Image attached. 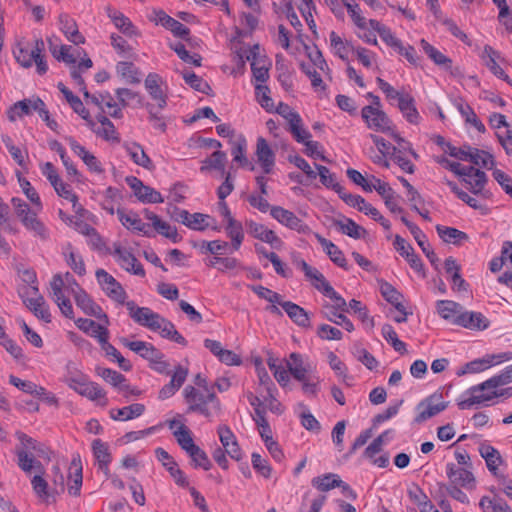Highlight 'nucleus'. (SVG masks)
Returning a JSON list of instances; mask_svg holds the SVG:
<instances>
[{
    "mask_svg": "<svg viewBox=\"0 0 512 512\" xmlns=\"http://www.w3.org/2000/svg\"><path fill=\"white\" fill-rule=\"evenodd\" d=\"M335 225L340 229L343 234L348 235L354 239H359L362 237V234L365 230L359 226L353 220L346 218L344 220L335 221Z\"/></svg>",
    "mask_w": 512,
    "mask_h": 512,
    "instance_id": "61",
    "label": "nucleus"
},
{
    "mask_svg": "<svg viewBox=\"0 0 512 512\" xmlns=\"http://www.w3.org/2000/svg\"><path fill=\"white\" fill-rule=\"evenodd\" d=\"M271 216L282 225L296 230L299 233L308 234L310 228L299 219L293 212L280 206H272L270 210Z\"/></svg>",
    "mask_w": 512,
    "mask_h": 512,
    "instance_id": "16",
    "label": "nucleus"
},
{
    "mask_svg": "<svg viewBox=\"0 0 512 512\" xmlns=\"http://www.w3.org/2000/svg\"><path fill=\"white\" fill-rule=\"evenodd\" d=\"M229 247L228 242L221 240L202 241L199 244L200 252L203 254H212L213 256H220L223 251Z\"/></svg>",
    "mask_w": 512,
    "mask_h": 512,
    "instance_id": "64",
    "label": "nucleus"
},
{
    "mask_svg": "<svg viewBox=\"0 0 512 512\" xmlns=\"http://www.w3.org/2000/svg\"><path fill=\"white\" fill-rule=\"evenodd\" d=\"M157 328L153 329L154 332H159L163 338H167L182 346L187 345L186 339L175 329V326L169 320L162 316L156 324Z\"/></svg>",
    "mask_w": 512,
    "mask_h": 512,
    "instance_id": "38",
    "label": "nucleus"
},
{
    "mask_svg": "<svg viewBox=\"0 0 512 512\" xmlns=\"http://www.w3.org/2000/svg\"><path fill=\"white\" fill-rule=\"evenodd\" d=\"M67 143L69 144L71 150L82 159L88 169L97 174L103 173V168L100 161L90 153L84 146L79 144L74 138L68 137L66 138Z\"/></svg>",
    "mask_w": 512,
    "mask_h": 512,
    "instance_id": "21",
    "label": "nucleus"
},
{
    "mask_svg": "<svg viewBox=\"0 0 512 512\" xmlns=\"http://www.w3.org/2000/svg\"><path fill=\"white\" fill-rule=\"evenodd\" d=\"M127 185L132 189L136 198L142 203H163L164 198L154 188L145 185L135 176L126 177Z\"/></svg>",
    "mask_w": 512,
    "mask_h": 512,
    "instance_id": "14",
    "label": "nucleus"
},
{
    "mask_svg": "<svg viewBox=\"0 0 512 512\" xmlns=\"http://www.w3.org/2000/svg\"><path fill=\"white\" fill-rule=\"evenodd\" d=\"M256 425L259 429V434L264 442L273 439L272 430L265 417V411L263 409H256V416L253 417Z\"/></svg>",
    "mask_w": 512,
    "mask_h": 512,
    "instance_id": "63",
    "label": "nucleus"
},
{
    "mask_svg": "<svg viewBox=\"0 0 512 512\" xmlns=\"http://www.w3.org/2000/svg\"><path fill=\"white\" fill-rule=\"evenodd\" d=\"M59 28L65 35L66 39L75 45L85 42L84 36L79 32L78 26L73 18L68 14L59 15Z\"/></svg>",
    "mask_w": 512,
    "mask_h": 512,
    "instance_id": "24",
    "label": "nucleus"
},
{
    "mask_svg": "<svg viewBox=\"0 0 512 512\" xmlns=\"http://www.w3.org/2000/svg\"><path fill=\"white\" fill-rule=\"evenodd\" d=\"M217 433L224 451L232 459L240 461L242 459V450L232 430L227 425H220L217 428Z\"/></svg>",
    "mask_w": 512,
    "mask_h": 512,
    "instance_id": "18",
    "label": "nucleus"
},
{
    "mask_svg": "<svg viewBox=\"0 0 512 512\" xmlns=\"http://www.w3.org/2000/svg\"><path fill=\"white\" fill-rule=\"evenodd\" d=\"M225 231L227 236L231 239V244L234 250H239L243 240H244V231L241 222L236 219H229V222H226Z\"/></svg>",
    "mask_w": 512,
    "mask_h": 512,
    "instance_id": "51",
    "label": "nucleus"
},
{
    "mask_svg": "<svg viewBox=\"0 0 512 512\" xmlns=\"http://www.w3.org/2000/svg\"><path fill=\"white\" fill-rule=\"evenodd\" d=\"M311 484L320 492H328L341 484V478L335 473H326L311 480Z\"/></svg>",
    "mask_w": 512,
    "mask_h": 512,
    "instance_id": "49",
    "label": "nucleus"
},
{
    "mask_svg": "<svg viewBox=\"0 0 512 512\" xmlns=\"http://www.w3.org/2000/svg\"><path fill=\"white\" fill-rule=\"evenodd\" d=\"M448 405L449 402L444 399L443 392L440 390L435 391L416 405V415L413 419V423L417 425L423 424L446 410Z\"/></svg>",
    "mask_w": 512,
    "mask_h": 512,
    "instance_id": "6",
    "label": "nucleus"
},
{
    "mask_svg": "<svg viewBox=\"0 0 512 512\" xmlns=\"http://www.w3.org/2000/svg\"><path fill=\"white\" fill-rule=\"evenodd\" d=\"M455 106L457 110L460 112L462 117L465 118V121L472 126H474L478 132L484 133L485 132V126L484 124L478 119L476 113L472 109V107L465 103L462 100H458L455 102Z\"/></svg>",
    "mask_w": 512,
    "mask_h": 512,
    "instance_id": "53",
    "label": "nucleus"
},
{
    "mask_svg": "<svg viewBox=\"0 0 512 512\" xmlns=\"http://www.w3.org/2000/svg\"><path fill=\"white\" fill-rule=\"evenodd\" d=\"M117 214L119 221L127 229H131L149 236V225L144 223L137 214L132 212L125 213L122 210H118Z\"/></svg>",
    "mask_w": 512,
    "mask_h": 512,
    "instance_id": "41",
    "label": "nucleus"
},
{
    "mask_svg": "<svg viewBox=\"0 0 512 512\" xmlns=\"http://www.w3.org/2000/svg\"><path fill=\"white\" fill-rule=\"evenodd\" d=\"M470 468L471 467H457L454 463H448L446 465V474L453 484L469 487L475 482Z\"/></svg>",
    "mask_w": 512,
    "mask_h": 512,
    "instance_id": "23",
    "label": "nucleus"
},
{
    "mask_svg": "<svg viewBox=\"0 0 512 512\" xmlns=\"http://www.w3.org/2000/svg\"><path fill=\"white\" fill-rule=\"evenodd\" d=\"M316 169L318 171L321 183L327 188L333 189L335 192L339 194L340 198H342L343 194H345L346 191L336 181L335 175L331 173L327 167L322 165H316Z\"/></svg>",
    "mask_w": 512,
    "mask_h": 512,
    "instance_id": "54",
    "label": "nucleus"
},
{
    "mask_svg": "<svg viewBox=\"0 0 512 512\" xmlns=\"http://www.w3.org/2000/svg\"><path fill=\"white\" fill-rule=\"evenodd\" d=\"M64 256L67 264L76 274H78L79 276H83L86 273L83 258L73 251L71 244H68L65 248Z\"/></svg>",
    "mask_w": 512,
    "mask_h": 512,
    "instance_id": "56",
    "label": "nucleus"
},
{
    "mask_svg": "<svg viewBox=\"0 0 512 512\" xmlns=\"http://www.w3.org/2000/svg\"><path fill=\"white\" fill-rule=\"evenodd\" d=\"M125 305L129 316L137 324L146 327L151 331L157 328L156 324L161 317L158 313L153 312L148 307H138L134 301H128L125 303Z\"/></svg>",
    "mask_w": 512,
    "mask_h": 512,
    "instance_id": "15",
    "label": "nucleus"
},
{
    "mask_svg": "<svg viewBox=\"0 0 512 512\" xmlns=\"http://www.w3.org/2000/svg\"><path fill=\"white\" fill-rule=\"evenodd\" d=\"M181 74L186 84H188L191 88L204 94L210 93L211 87L209 84L194 72L184 70Z\"/></svg>",
    "mask_w": 512,
    "mask_h": 512,
    "instance_id": "59",
    "label": "nucleus"
},
{
    "mask_svg": "<svg viewBox=\"0 0 512 512\" xmlns=\"http://www.w3.org/2000/svg\"><path fill=\"white\" fill-rule=\"evenodd\" d=\"M49 42V50L51 54L58 60L63 61L66 64H75L76 56L70 53V46L61 45L58 47L56 44L52 42L51 39H48Z\"/></svg>",
    "mask_w": 512,
    "mask_h": 512,
    "instance_id": "58",
    "label": "nucleus"
},
{
    "mask_svg": "<svg viewBox=\"0 0 512 512\" xmlns=\"http://www.w3.org/2000/svg\"><path fill=\"white\" fill-rule=\"evenodd\" d=\"M509 383L511 382L504 372L501 371L486 381L470 387L466 391L468 397L459 401L458 407L461 410H467L498 397L510 398L512 396V387L501 388Z\"/></svg>",
    "mask_w": 512,
    "mask_h": 512,
    "instance_id": "1",
    "label": "nucleus"
},
{
    "mask_svg": "<svg viewBox=\"0 0 512 512\" xmlns=\"http://www.w3.org/2000/svg\"><path fill=\"white\" fill-rule=\"evenodd\" d=\"M281 307L287 313L289 318L298 326L307 328L310 326V317L308 313L299 305L285 301L281 304Z\"/></svg>",
    "mask_w": 512,
    "mask_h": 512,
    "instance_id": "39",
    "label": "nucleus"
},
{
    "mask_svg": "<svg viewBox=\"0 0 512 512\" xmlns=\"http://www.w3.org/2000/svg\"><path fill=\"white\" fill-rule=\"evenodd\" d=\"M386 100L391 106L397 107L409 123H419L421 117L415 99L405 87L395 88L386 82Z\"/></svg>",
    "mask_w": 512,
    "mask_h": 512,
    "instance_id": "5",
    "label": "nucleus"
},
{
    "mask_svg": "<svg viewBox=\"0 0 512 512\" xmlns=\"http://www.w3.org/2000/svg\"><path fill=\"white\" fill-rule=\"evenodd\" d=\"M469 162L474 165L481 166L484 168H490L494 165V160L491 154L484 150H480L474 147H471V153L469 155Z\"/></svg>",
    "mask_w": 512,
    "mask_h": 512,
    "instance_id": "62",
    "label": "nucleus"
},
{
    "mask_svg": "<svg viewBox=\"0 0 512 512\" xmlns=\"http://www.w3.org/2000/svg\"><path fill=\"white\" fill-rule=\"evenodd\" d=\"M69 478L71 479L72 484L68 486V492L72 496H78L80 494L83 480L82 463L78 454L73 456L71 460L69 467Z\"/></svg>",
    "mask_w": 512,
    "mask_h": 512,
    "instance_id": "33",
    "label": "nucleus"
},
{
    "mask_svg": "<svg viewBox=\"0 0 512 512\" xmlns=\"http://www.w3.org/2000/svg\"><path fill=\"white\" fill-rule=\"evenodd\" d=\"M21 223L27 230L31 231L34 236L39 237L42 240H46L48 238V229L45 224L37 217L35 211L25 215V217L21 220Z\"/></svg>",
    "mask_w": 512,
    "mask_h": 512,
    "instance_id": "44",
    "label": "nucleus"
},
{
    "mask_svg": "<svg viewBox=\"0 0 512 512\" xmlns=\"http://www.w3.org/2000/svg\"><path fill=\"white\" fill-rule=\"evenodd\" d=\"M73 285L76 287V289L72 288V294L77 307L80 308L84 314L94 316L100 320H104L105 324H109V319L102 311V308L93 301L75 280H73Z\"/></svg>",
    "mask_w": 512,
    "mask_h": 512,
    "instance_id": "9",
    "label": "nucleus"
},
{
    "mask_svg": "<svg viewBox=\"0 0 512 512\" xmlns=\"http://www.w3.org/2000/svg\"><path fill=\"white\" fill-rule=\"evenodd\" d=\"M341 199L349 206L357 208L360 212L371 216L373 219L382 220L381 213L371 204L367 203L360 195L345 192Z\"/></svg>",
    "mask_w": 512,
    "mask_h": 512,
    "instance_id": "28",
    "label": "nucleus"
},
{
    "mask_svg": "<svg viewBox=\"0 0 512 512\" xmlns=\"http://www.w3.org/2000/svg\"><path fill=\"white\" fill-rule=\"evenodd\" d=\"M227 161V155L225 152L217 150L213 152L209 157L202 161V165L200 167V172L203 174H208L212 170H216L221 173V175L227 174L225 170V164Z\"/></svg>",
    "mask_w": 512,
    "mask_h": 512,
    "instance_id": "31",
    "label": "nucleus"
},
{
    "mask_svg": "<svg viewBox=\"0 0 512 512\" xmlns=\"http://www.w3.org/2000/svg\"><path fill=\"white\" fill-rule=\"evenodd\" d=\"M276 112L281 115L289 125L288 130L296 141H303L309 136V131L303 127V121L298 112L284 103H279Z\"/></svg>",
    "mask_w": 512,
    "mask_h": 512,
    "instance_id": "11",
    "label": "nucleus"
},
{
    "mask_svg": "<svg viewBox=\"0 0 512 512\" xmlns=\"http://www.w3.org/2000/svg\"><path fill=\"white\" fill-rule=\"evenodd\" d=\"M126 153L130 157V159L138 166H141L148 171H153L155 169V166L150 159V157L146 154L143 147L136 143V142H130L125 143L123 145Z\"/></svg>",
    "mask_w": 512,
    "mask_h": 512,
    "instance_id": "25",
    "label": "nucleus"
},
{
    "mask_svg": "<svg viewBox=\"0 0 512 512\" xmlns=\"http://www.w3.org/2000/svg\"><path fill=\"white\" fill-rule=\"evenodd\" d=\"M112 255L116 257V261L125 271L136 276L144 277L145 270L137 258L126 248H123L119 243L113 244Z\"/></svg>",
    "mask_w": 512,
    "mask_h": 512,
    "instance_id": "13",
    "label": "nucleus"
},
{
    "mask_svg": "<svg viewBox=\"0 0 512 512\" xmlns=\"http://www.w3.org/2000/svg\"><path fill=\"white\" fill-rule=\"evenodd\" d=\"M145 411V406L140 403H135L117 410H112L111 417L114 420L127 421L141 416Z\"/></svg>",
    "mask_w": 512,
    "mask_h": 512,
    "instance_id": "52",
    "label": "nucleus"
},
{
    "mask_svg": "<svg viewBox=\"0 0 512 512\" xmlns=\"http://www.w3.org/2000/svg\"><path fill=\"white\" fill-rule=\"evenodd\" d=\"M255 154L263 172L270 174L275 166V153L263 137L257 139Z\"/></svg>",
    "mask_w": 512,
    "mask_h": 512,
    "instance_id": "22",
    "label": "nucleus"
},
{
    "mask_svg": "<svg viewBox=\"0 0 512 512\" xmlns=\"http://www.w3.org/2000/svg\"><path fill=\"white\" fill-rule=\"evenodd\" d=\"M75 324L81 331L95 338L98 343L104 337V333L109 335V330L106 327L107 324L102 325L88 318H78L75 320Z\"/></svg>",
    "mask_w": 512,
    "mask_h": 512,
    "instance_id": "35",
    "label": "nucleus"
},
{
    "mask_svg": "<svg viewBox=\"0 0 512 512\" xmlns=\"http://www.w3.org/2000/svg\"><path fill=\"white\" fill-rule=\"evenodd\" d=\"M347 177L356 185L361 186L364 191L371 192L375 189L380 195H384V186L380 179L372 177L371 180L366 179L359 171L348 169Z\"/></svg>",
    "mask_w": 512,
    "mask_h": 512,
    "instance_id": "29",
    "label": "nucleus"
},
{
    "mask_svg": "<svg viewBox=\"0 0 512 512\" xmlns=\"http://www.w3.org/2000/svg\"><path fill=\"white\" fill-rule=\"evenodd\" d=\"M92 450L95 459L98 463V467L103 473L109 475V464L111 462V454L109 452L108 445L102 442L100 439H95L92 443Z\"/></svg>",
    "mask_w": 512,
    "mask_h": 512,
    "instance_id": "37",
    "label": "nucleus"
},
{
    "mask_svg": "<svg viewBox=\"0 0 512 512\" xmlns=\"http://www.w3.org/2000/svg\"><path fill=\"white\" fill-rule=\"evenodd\" d=\"M96 373L103 380H105L107 383L111 384L112 386L118 388L120 391L126 392V393H131V394H138V391H134V390L130 389V386L125 383L126 379H125L124 375L117 372L116 370H112L110 368L97 367Z\"/></svg>",
    "mask_w": 512,
    "mask_h": 512,
    "instance_id": "27",
    "label": "nucleus"
},
{
    "mask_svg": "<svg viewBox=\"0 0 512 512\" xmlns=\"http://www.w3.org/2000/svg\"><path fill=\"white\" fill-rule=\"evenodd\" d=\"M116 71L121 75L128 83L138 84L140 83V73L131 62H119L116 66Z\"/></svg>",
    "mask_w": 512,
    "mask_h": 512,
    "instance_id": "60",
    "label": "nucleus"
},
{
    "mask_svg": "<svg viewBox=\"0 0 512 512\" xmlns=\"http://www.w3.org/2000/svg\"><path fill=\"white\" fill-rule=\"evenodd\" d=\"M250 232L255 238L263 242L269 243L275 246L276 248H278L282 244L281 239L276 235V233L262 224H251Z\"/></svg>",
    "mask_w": 512,
    "mask_h": 512,
    "instance_id": "47",
    "label": "nucleus"
},
{
    "mask_svg": "<svg viewBox=\"0 0 512 512\" xmlns=\"http://www.w3.org/2000/svg\"><path fill=\"white\" fill-rule=\"evenodd\" d=\"M480 58L484 65L499 79L510 82L509 76L505 73L501 64L504 63V59L501 57L500 52L495 50L490 45H485Z\"/></svg>",
    "mask_w": 512,
    "mask_h": 512,
    "instance_id": "17",
    "label": "nucleus"
},
{
    "mask_svg": "<svg viewBox=\"0 0 512 512\" xmlns=\"http://www.w3.org/2000/svg\"><path fill=\"white\" fill-rule=\"evenodd\" d=\"M44 49V41L38 38L34 41L33 46H30L28 43H18L13 49V54L16 61L22 67L30 68L35 63L37 73L43 75L48 70V65L43 55Z\"/></svg>",
    "mask_w": 512,
    "mask_h": 512,
    "instance_id": "4",
    "label": "nucleus"
},
{
    "mask_svg": "<svg viewBox=\"0 0 512 512\" xmlns=\"http://www.w3.org/2000/svg\"><path fill=\"white\" fill-rule=\"evenodd\" d=\"M384 445V433L379 434L364 450L363 457L378 467H384V456L380 455Z\"/></svg>",
    "mask_w": 512,
    "mask_h": 512,
    "instance_id": "42",
    "label": "nucleus"
},
{
    "mask_svg": "<svg viewBox=\"0 0 512 512\" xmlns=\"http://www.w3.org/2000/svg\"><path fill=\"white\" fill-rule=\"evenodd\" d=\"M437 312L439 315L454 324V320L460 315L463 307L451 300H438L436 303Z\"/></svg>",
    "mask_w": 512,
    "mask_h": 512,
    "instance_id": "46",
    "label": "nucleus"
},
{
    "mask_svg": "<svg viewBox=\"0 0 512 512\" xmlns=\"http://www.w3.org/2000/svg\"><path fill=\"white\" fill-rule=\"evenodd\" d=\"M65 382L78 394L92 401H99L103 406L107 404L105 391L97 383L88 381L83 374H69L66 376Z\"/></svg>",
    "mask_w": 512,
    "mask_h": 512,
    "instance_id": "7",
    "label": "nucleus"
},
{
    "mask_svg": "<svg viewBox=\"0 0 512 512\" xmlns=\"http://www.w3.org/2000/svg\"><path fill=\"white\" fill-rule=\"evenodd\" d=\"M287 367L289 373L297 381L304 380V377L312 373L311 365L308 362L304 361L301 354L296 352H293L289 355Z\"/></svg>",
    "mask_w": 512,
    "mask_h": 512,
    "instance_id": "26",
    "label": "nucleus"
},
{
    "mask_svg": "<svg viewBox=\"0 0 512 512\" xmlns=\"http://www.w3.org/2000/svg\"><path fill=\"white\" fill-rule=\"evenodd\" d=\"M479 454L485 460L488 470L494 475H498V468L503 463L499 451L489 444L482 443L479 446Z\"/></svg>",
    "mask_w": 512,
    "mask_h": 512,
    "instance_id": "32",
    "label": "nucleus"
},
{
    "mask_svg": "<svg viewBox=\"0 0 512 512\" xmlns=\"http://www.w3.org/2000/svg\"><path fill=\"white\" fill-rule=\"evenodd\" d=\"M420 46L423 51L427 54V56L438 66L443 67L445 69H451L452 60L432 46L425 39H421Z\"/></svg>",
    "mask_w": 512,
    "mask_h": 512,
    "instance_id": "48",
    "label": "nucleus"
},
{
    "mask_svg": "<svg viewBox=\"0 0 512 512\" xmlns=\"http://www.w3.org/2000/svg\"><path fill=\"white\" fill-rule=\"evenodd\" d=\"M106 12L108 17L115 25V27L119 29L123 34L129 37L138 36L139 33L137 29L130 21V19L126 17L123 13L111 7H107Z\"/></svg>",
    "mask_w": 512,
    "mask_h": 512,
    "instance_id": "30",
    "label": "nucleus"
},
{
    "mask_svg": "<svg viewBox=\"0 0 512 512\" xmlns=\"http://www.w3.org/2000/svg\"><path fill=\"white\" fill-rule=\"evenodd\" d=\"M18 461L17 464L21 470L30 473L33 469L42 472L43 467L40 461L36 460L34 454H28L25 451H18L15 453Z\"/></svg>",
    "mask_w": 512,
    "mask_h": 512,
    "instance_id": "55",
    "label": "nucleus"
},
{
    "mask_svg": "<svg viewBox=\"0 0 512 512\" xmlns=\"http://www.w3.org/2000/svg\"><path fill=\"white\" fill-rule=\"evenodd\" d=\"M231 144V155L233 156V160L239 163L241 166L250 165L247 157V141L244 136L238 135L235 138L230 139Z\"/></svg>",
    "mask_w": 512,
    "mask_h": 512,
    "instance_id": "45",
    "label": "nucleus"
},
{
    "mask_svg": "<svg viewBox=\"0 0 512 512\" xmlns=\"http://www.w3.org/2000/svg\"><path fill=\"white\" fill-rule=\"evenodd\" d=\"M96 279L102 290L112 300L119 304H125L127 294L122 285L106 270L98 269L95 273Z\"/></svg>",
    "mask_w": 512,
    "mask_h": 512,
    "instance_id": "10",
    "label": "nucleus"
},
{
    "mask_svg": "<svg viewBox=\"0 0 512 512\" xmlns=\"http://www.w3.org/2000/svg\"><path fill=\"white\" fill-rule=\"evenodd\" d=\"M160 80L161 78L158 74L150 73L146 77L144 85L151 98L157 102L158 107L163 109L167 102L166 95L159 85Z\"/></svg>",
    "mask_w": 512,
    "mask_h": 512,
    "instance_id": "34",
    "label": "nucleus"
},
{
    "mask_svg": "<svg viewBox=\"0 0 512 512\" xmlns=\"http://www.w3.org/2000/svg\"><path fill=\"white\" fill-rule=\"evenodd\" d=\"M20 296L26 307L42 321L51 322L49 307L44 298L39 294L37 286H24L20 291Z\"/></svg>",
    "mask_w": 512,
    "mask_h": 512,
    "instance_id": "8",
    "label": "nucleus"
},
{
    "mask_svg": "<svg viewBox=\"0 0 512 512\" xmlns=\"http://www.w3.org/2000/svg\"><path fill=\"white\" fill-rule=\"evenodd\" d=\"M439 237L446 243H453L459 245L464 241L468 240V235L453 227H447L442 225L436 226Z\"/></svg>",
    "mask_w": 512,
    "mask_h": 512,
    "instance_id": "50",
    "label": "nucleus"
},
{
    "mask_svg": "<svg viewBox=\"0 0 512 512\" xmlns=\"http://www.w3.org/2000/svg\"><path fill=\"white\" fill-rule=\"evenodd\" d=\"M183 396L188 413H199L206 418H210L220 411L219 399L209 389L201 391L194 386L187 385L183 390Z\"/></svg>",
    "mask_w": 512,
    "mask_h": 512,
    "instance_id": "3",
    "label": "nucleus"
},
{
    "mask_svg": "<svg viewBox=\"0 0 512 512\" xmlns=\"http://www.w3.org/2000/svg\"><path fill=\"white\" fill-rule=\"evenodd\" d=\"M121 343L129 348L131 351L137 353L142 358L150 361L155 360L158 355V349H156L152 344L147 343L145 341H129L126 338L121 339Z\"/></svg>",
    "mask_w": 512,
    "mask_h": 512,
    "instance_id": "36",
    "label": "nucleus"
},
{
    "mask_svg": "<svg viewBox=\"0 0 512 512\" xmlns=\"http://www.w3.org/2000/svg\"><path fill=\"white\" fill-rule=\"evenodd\" d=\"M373 104L363 107L361 115L367 127L375 132L384 131V112L381 111V100L378 96L368 93Z\"/></svg>",
    "mask_w": 512,
    "mask_h": 512,
    "instance_id": "12",
    "label": "nucleus"
},
{
    "mask_svg": "<svg viewBox=\"0 0 512 512\" xmlns=\"http://www.w3.org/2000/svg\"><path fill=\"white\" fill-rule=\"evenodd\" d=\"M454 324L470 330H485L489 327V320L481 313L464 311L454 320Z\"/></svg>",
    "mask_w": 512,
    "mask_h": 512,
    "instance_id": "19",
    "label": "nucleus"
},
{
    "mask_svg": "<svg viewBox=\"0 0 512 512\" xmlns=\"http://www.w3.org/2000/svg\"><path fill=\"white\" fill-rule=\"evenodd\" d=\"M316 239L321 244L322 248L329 256L332 262H334L336 265L345 270L349 269L344 254L333 242L327 240L326 238L322 237L319 234H316Z\"/></svg>",
    "mask_w": 512,
    "mask_h": 512,
    "instance_id": "40",
    "label": "nucleus"
},
{
    "mask_svg": "<svg viewBox=\"0 0 512 512\" xmlns=\"http://www.w3.org/2000/svg\"><path fill=\"white\" fill-rule=\"evenodd\" d=\"M382 421H384V416L382 414H379L374 418L372 427L362 431L360 435L355 439L354 443L352 444L349 450L350 455L355 453L357 449L364 446L368 442V440L372 438L374 434V428L381 424Z\"/></svg>",
    "mask_w": 512,
    "mask_h": 512,
    "instance_id": "57",
    "label": "nucleus"
},
{
    "mask_svg": "<svg viewBox=\"0 0 512 512\" xmlns=\"http://www.w3.org/2000/svg\"><path fill=\"white\" fill-rule=\"evenodd\" d=\"M206 265L217 268L222 273L244 269L241 262L234 257L213 256L206 260Z\"/></svg>",
    "mask_w": 512,
    "mask_h": 512,
    "instance_id": "43",
    "label": "nucleus"
},
{
    "mask_svg": "<svg viewBox=\"0 0 512 512\" xmlns=\"http://www.w3.org/2000/svg\"><path fill=\"white\" fill-rule=\"evenodd\" d=\"M386 168L390 165L398 166L403 172L414 173L415 166L410 160V156L417 158L418 155L412 149L409 141L400 136V134L391 126L386 124Z\"/></svg>",
    "mask_w": 512,
    "mask_h": 512,
    "instance_id": "2",
    "label": "nucleus"
},
{
    "mask_svg": "<svg viewBox=\"0 0 512 512\" xmlns=\"http://www.w3.org/2000/svg\"><path fill=\"white\" fill-rule=\"evenodd\" d=\"M179 446L189 454L197 445L194 443L190 429L179 420L172 419L168 422Z\"/></svg>",
    "mask_w": 512,
    "mask_h": 512,
    "instance_id": "20",
    "label": "nucleus"
}]
</instances>
